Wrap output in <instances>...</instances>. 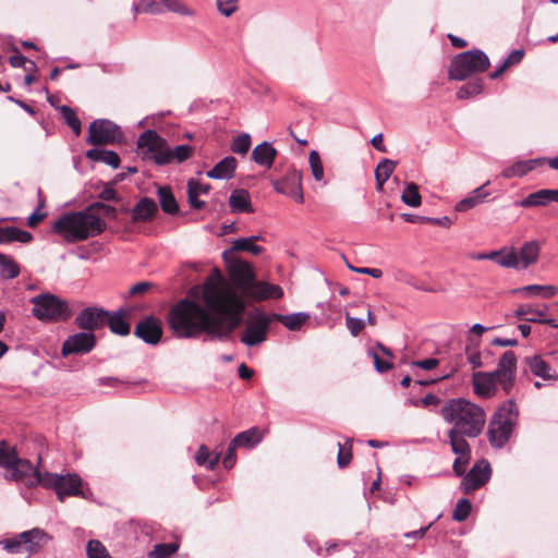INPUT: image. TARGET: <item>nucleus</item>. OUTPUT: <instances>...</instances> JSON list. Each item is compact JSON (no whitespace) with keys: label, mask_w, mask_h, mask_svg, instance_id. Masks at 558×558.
Masks as SVG:
<instances>
[{"label":"nucleus","mask_w":558,"mask_h":558,"mask_svg":"<svg viewBox=\"0 0 558 558\" xmlns=\"http://www.w3.org/2000/svg\"><path fill=\"white\" fill-rule=\"evenodd\" d=\"M260 235H253L250 238H240L232 242L233 251H245L251 252L254 255H258L263 252V247L259 245L253 244L254 241L260 240Z\"/></svg>","instance_id":"a19ab883"},{"label":"nucleus","mask_w":558,"mask_h":558,"mask_svg":"<svg viewBox=\"0 0 558 558\" xmlns=\"http://www.w3.org/2000/svg\"><path fill=\"white\" fill-rule=\"evenodd\" d=\"M270 315L272 322L277 320L281 323L287 329L291 331L300 330L303 327V325H305L310 319V314L304 312H299L290 315L272 313Z\"/></svg>","instance_id":"393cba45"},{"label":"nucleus","mask_w":558,"mask_h":558,"mask_svg":"<svg viewBox=\"0 0 558 558\" xmlns=\"http://www.w3.org/2000/svg\"><path fill=\"white\" fill-rule=\"evenodd\" d=\"M32 303L33 315L45 323L63 322L71 315L68 303L49 293L33 298Z\"/></svg>","instance_id":"6e6552de"},{"label":"nucleus","mask_w":558,"mask_h":558,"mask_svg":"<svg viewBox=\"0 0 558 558\" xmlns=\"http://www.w3.org/2000/svg\"><path fill=\"white\" fill-rule=\"evenodd\" d=\"M134 335L145 343L156 345L162 337V324L155 316H147L137 323Z\"/></svg>","instance_id":"dca6fc26"},{"label":"nucleus","mask_w":558,"mask_h":558,"mask_svg":"<svg viewBox=\"0 0 558 558\" xmlns=\"http://www.w3.org/2000/svg\"><path fill=\"white\" fill-rule=\"evenodd\" d=\"M489 66L487 54L480 50L473 49L456 56L450 64L449 78L454 81H463L466 77L485 72Z\"/></svg>","instance_id":"423d86ee"},{"label":"nucleus","mask_w":558,"mask_h":558,"mask_svg":"<svg viewBox=\"0 0 558 558\" xmlns=\"http://www.w3.org/2000/svg\"><path fill=\"white\" fill-rule=\"evenodd\" d=\"M25 553L34 554L47 541L48 535L40 529H33L21 533Z\"/></svg>","instance_id":"4be33fe9"},{"label":"nucleus","mask_w":558,"mask_h":558,"mask_svg":"<svg viewBox=\"0 0 558 558\" xmlns=\"http://www.w3.org/2000/svg\"><path fill=\"white\" fill-rule=\"evenodd\" d=\"M519 410L512 400L505 402L488 424V438L494 448H502L510 439L517 425Z\"/></svg>","instance_id":"39448f33"},{"label":"nucleus","mask_w":558,"mask_h":558,"mask_svg":"<svg viewBox=\"0 0 558 558\" xmlns=\"http://www.w3.org/2000/svg\"><path fill=\"white\" fill-rule=\"evenodd\" d=\"M338 446H339V452H338V459H337L338 465H339V468H344L351 462V459H352L351 449H349L348 451H344L342 449V446L340 442L338 444Z\"/></svg>","instance_id":"338daca9"},{"label":"nucleus","mask_w":558,"mask_h":558,"mask_svg":"<svg viewBox=\"0 0 558 558\" xmlns=\"http://www.w3.org/2000/svg\"><path fill=\"white\" fill-rule=\"evenodd\" d=\"M260 441L257 428H251L239 433L232 440L236 447L251 448Z\"/></svg>","instance_id":"ea45409f"},{"label":"nucleus","mask_w":558,"mask_h":558,"mask_svg":"<svg viewBox=\"0 0 558 558\" xmlns=\"http://www.w3.org/2000/svg\"><path fill=\"white\" fill-rule=\"evenodd\" d=\"M553 202V190L543 189L529 194L524 199L517 202V206L521 207H536L546 206Z\"/></svg>","instance_id":"c85d7f7f"},{"label":"nucleus","mask_w":558,"mask_h":558,"mask_svg":"<svg viewBox=\"0 0 558 558\" xmlns=\"http://www.w3.org/2000/svg\"><path fill=\"white\" fill-rule=\"evenodd\" d=\"M397 162L390 159H383L375 169L376 190L383 191L384 184L393 173Z\"/></svg>","instance_id":"473e14b6"},{"label":"nucleus","mask_w":558,"mask_h":558,"mask_svg":"<svg viewBox=\"0 0 558 558\" xmlns=\"http://www.w3.org/2000/svg\"><path fill=\"white\" fill-rule=\"evenodd\" d=\"M179 549L178 543H161L156 544L151 551L148 554L149 558H169Z\"/></svg>","instance_id":"49530a36"},{"label":"nucleus","mask_w":558,"mask_h":558,"mask_svg":"<svg viewBox=\"0 0 558 558\" xmlns=\"http://www.w3.org/2000/svg\"><path fill=\"white\" fill-rule=\"evenodd\" d=\"M401 201L410 207H418L422 204V197L418 193V186L414 182H409L401 194Z\"/></svg>","instance_id":"79ce46f5"},{"label":"nucleus","mask_w":558,"mask_h":558,"mask_svg":"<svg viewBox=\"0 0 558 558\" xmlns=\"http://www.w3.org/2000/svg\"><path fill=\"white\" fill-rule=\"evenodd\" d=\"M121 138L119 125L107 119H97L88 126L86 142L93 146L108 145Z\"/></svg>","instance_id":"9d476101"},{"label":"nucleus","mask_w":558,"mask_h":558,"mask_svg":"<svg viewBox=\"0 0 558 558\" xmlns=\"http://www.w3.org/2000/svg\"><path fill=\"white\" fill-rule=\"evenodd\" d=\"M308 162L312 174L316 181L324 179V167L319 154L316 150H312L308 155Z\"/></svg>","instance_id":"3c124183"},{"label":"nucleus","mask_w":558,"mask_h":558,"mask_svg":"<svg viewBox=\"0 0 558 558\" xmlns=\"http://www.w3.org/2000/svg\"><path fill=\"white\" fill-rule=\"evenodd\" d=\"M448 437L450 439V446L452 451L458 457H469L471 458V449L464 437L466 435H462L461 433H453V430L448 432Z\"/></svg>","instance_id":"4c0bfd02"},{"label":"nucleus","mask_w":558,"mask_h":558,"mask_svg":"<svg viewBox=\"0 0 558 558\" xmlns=\"http://www.w3.org/2000/svg\"><path fill=\"white\" fill-rule=\"evenodd\" d=\"M514 315L518 318H545V312L542 310L534 308L531 304H522L520 305Z\"/></svg>","instance_id":"864d4df0"},{"label":"nucleus","mask_w":558,"mask_h":558,"mask_svg":"<svg viewBox=\"0 0 558 558\" xmlns=\"http://www.w3.org/2000/svg\"><path fill=\"white\" fill-rule=\"evenodd\" d=\"M238 447L235 445H233V442L231 441L228 449H227V452H226V456L222 460V463H223V466L226 469H231L234 463H235V449Z\"/></svg>","instance_id":"e2e57ef3"},{"label":"nucleus","mask_w":558,"mask_h":558,"mask_svg":"<svg viewBox=\"0 0 558 558\" xmlns=\"http://www.w3.org/2000/svg\"><path fill=\"white\" fill-rule=\"evenodd\" d=\"M482 90H483L482 80L477 78V80L471 81V82L464 84L463 86H461L459 88V90L457 92V97L459 99H468L470 97L481 94Z\"/></svg>","instance_id":"09e8293b"},{"label":"nucleus","mask_w":558,"mask_h":558,"mask_svg":"<svg viewBox=\"0 0 558 558\" xmlns=\"http://www.w3.org/2000/svg\"><path fill=\"white\" fill-rule=\"evenodd\" d=\"M60 112H61L65 123L72 129L74 134L76 136H78L82 132V124H81V121L77 118L75 111L68 106H61Z\"/></svg>","instance_id":"de8ad7c7"},{"label":"nucleus","mask_w":558,"mask_h":558,"mask_svg":"<svg viewBox=\"0 0 558 558\" xmlns=\"http://www.w3.org/2000/svg\"><path fill=\"white\" fill-rule=\"evenodd\" d=\"M158 211L156 202L149 197H143L132 210L133 221L150 220Z\"/></svg>","instance_id":"a878e982"},{"label":"nucleus","mask_w":558,"mask_h":558,"mask_svg":"<svg viewBox=\"0 0 558 558\" xmlns=\"http://www.w3.org/2000/svg\"><path fill=\"white\" fill-rule=\"evenodd\" d=\"M488 183L489 182H486L484 185L475 189L471 193V195H469L468 197L458 202L456 205V210L457 211H466V210L477 206L478 204H481L489 195V192L484 190Z\"/></svg>","instance_id":"2f4dec72"},{"label":"nucleus","mask_w":558,"mask_h":558,"mask_svg":"<svg viewBox=\"0 0 558 558\" xmlns=\"http://www.w3.org/2000/svg\"><path fill=\"white\" fill-rule=\"evenodd\" d=\"M239 0H217V9L218 11L225 15L230 16L238 10Z\"/></svg>","instance_id":"4d7b16f0"},{"label":"nucleus","mask_w":558,"mask_h":558,"mask_svg":"<svg viewBox=\"0 0 558 558\" xmlns=\"http://www.w3.org/2000/svg\"><path fill=\"white\" fill-rule=\"evenodd\" d=\"M195 190L197 192V195L201 194H207L210 190V185L207 183H201L194 179L189 180L187 182V191Z\"/></svg>","instance_id":"0e129e2a"},{"label":"nucleus","mask_w":558,"mask_h":558,"mask_svg":"<svg viewBox=\"0 0 558 558\" xmlns=\"http://www.w3.org/2000/svg\"><path fill=\"white\" fill-rule=\"evenodd\" d=\"M444 420L452 424L450 430L470 438L477 437L484 429L486 414L483 408L464 399H450L441 408Z\"/></svg>","instance_id":"7ed1b4c3"},{"label":"nucleus","mask_w":558,"mask_h":558,"mask_svg":"<svg viewBox=\"0 0 558 558\" xmlns=\"http://www.w3.org/2000/svg\"><path fill=\"white\" fill-rule=\"evenodd\" d=\"M271 315L260 311L250 314L245 328L241 335V342L246 347H256L267 340Z\"/></svg>","instance_id":"1a4fd4ad"},{"label":"nucleus","mask_w":558,"mask_h":558,"mask_svg":"<svg viewBox=\"0 0 558 558\" xmlns=\"http://www.w3.org/2000/svg\"><path fill=\"white\" fill-rule=\"evenodd\" d=\"M530 371L537 377L545 380L557 379L558 376L550 373V366L539 355H534L525 359Z\"/></svg>","instance_id":"72a5a7b5"},{"label":"nucleus","mask_w":558,"mask_h":558,"mask_svg":"<svg viewBox=\"0 0 558 558\" xmlns=\"http://www.w3.org/2000/svg\"><path fill=\"white\" fill-rule=\"evenodd\" d=\"M232 213H253L250 193L246 190H234L229 197Z\"/></svg>","instance_id":"cd10ccee"},{"label":"nucleus","mask_w":558,"mask_h":558,"mask_svg":"<svg viewBox=\"0 0 558 558\" xmlns=\"http://www.w3.org/2000/svg\"><path fill=\"white\" fill-rule=\"evenodd\" d=\"M412 365L423 368L425 371H430L439 365V360H437L435 357H429V359H425V360L414 361L412 363Z\"/></svg>","instance_id":"69168bd1"},{"label":"nucleus","mask_w":558,"mask_h":558,"mask_svg":"<svg viewBox=\"0 0 558 558\" xmlns=\"http://www.w3.org/2000/svg\"><path fill=\"white\" fill-rule=\"evenodd\" d=\"M39 485L46 488H53L58 499L64 501L68 496L86 497L82 490V478L77 474L36 473L34 477Z\"/></svg>","instance_id":"0eeeda50"},{"label":"nucleus","mask_w":558,"mask_h":558,"mask_svg":"<svg viewBox=\"0 0 558 558\" xmlns=\"http://www.w3.org/2000/svg\"><path fill=\"white\" fill-rule=\"evenodd\" d=\"M541 246L537 241L525 242L519 252L514 251L517 265L511 268L514 269H526L531 265L535 264L538 259Z\"/></svg>","instance_id":"6ab92c4d"},{"label":"nucleus","mask_w":558,"mask_h":558,"mask_svg":"<svg viewBox=\"0 0 558 558\" xmlns=\"http://www.w3.org/2000/svg\"><path fill=\"white\" fill-rule=\"evenodd\" d=\"M345 325H347V328L349 329V331L351 332V335L354 337L359 336L360 332L365 327L363 319L352 317L348 313L345 315Z\"/></svg>","instance_id":"13d9d810"},{"label":"nucleus","mask_w":558,"mask_h":558,"mask_svg":"<svg viewBox=\"0 0 558 558\" xmlns=\"http://www.w3.org/2000/svg\"><path fill=\"white\" fill-rule=\"evenodd\" d=\"M477 259H492L496 262L499 266L508 268L517 265V259L514 256V250L504 247L499 251H493L490 253H481L476 257Z\"/></svg>","instance_id":"bb28decb"},{"label":"nucleus","mask_w":558,"mask_h":558,"mask_svg":"<svg viewBox=\"0 0 558 558\" xmlns=\"http://www.w3.org/2000/svg\"><path fill=\"white\" fill-rule=\"evenodd\" d=\"M4 548L12 554L25 553L24 545L21 538V533L15 537L5 539L3 542Z\"/></svg>","instance_id":"bf43d9fd"},{"label":"nucleus","mask_w":558,"mask_h":558,"mask_svg":"<svg viewBox=\"0 0 558 558\" xmlns=\"http://www.w3.org/2000/svg\"><path fill=\"white\" fill-rule=\"evenodd\" d=\"M85 156L89 160L104 162L114 169L120 165V157L113 150L92 148L86 151Z\"/></svg>","instance_id":"7c9ffc66"},{"label":"nucleus","mask_w":558,"mask_h":558,"mask_svg":"<svg viewBox=\"0 0 558 558\" xmlns=\"http://www.w3.org/2000/svg\"><path fill=\"white\" fill-rule=\"evenodd\" d=\"M544 162L545 158L517 161L512 166L504 169L502 177L506 179H510L513 177H523L530 171L534 170L537 166L543 165Z\"/></svg>","instance_id":"5701e85b"},{"label":"nucleus","mask_w":558,"mask_h":558,"mask_svg":"<svg viewBox=\"0 0 558 558\" xmlns=\"http://www.w3.org/2000/svg\"><path fill=\"white\" fill-rule=\"evenodd\" d=\"M236 159L227 156L221 159L213 169L207 171V177L216 180H229L233 177L236 168Z\"/></svg>","instance_id":"412c9836"},{"label":"nucleus","mask_w":558,"mask_h":558,"mask_svg":"<svg viewBox=\"0 0 558 558\" xmlns=\"http://www.w3.org/2000/svg\"><path fill=\"white\" fill-rule=\"evenodd\" d=\"M472 509V505L469 499H460L452 512V519L457 522H462L468 519Z\"/></svg>","instance_id":"603ef678"},{"label":"nucleus","mask_w":558,"mask_h":558,"mask_svg":"<svg viewBox=\"0 0 558 558\" xmlns=\"http://www.w3.org/2000/svg\"><path fill=\"white\" fill-rule=\"evenodd\" d=\"M33 235L28 231L20 230L16 227H0V244L11 242L28 243Z\"/></svg>","instance_id":"c756f323"},{"label":"nucleus","mask_w":558,"mask_h":558,"mask_svg":"<svg viewBox=\"0 0 558 558\" xmlns=\"http://www.w3.org/2000/svg\"><path fill=\"white\" fill-rule=\"evenodd\" d=\"M374 360L375 368L378 373H385L392 367V362L390 360H383L379 357V354L376 351L369 352Z\"/></svg>","instance_id":"680f3d73"},{"label":"nucleus","mask_w":558,"mask_h":558,"mask_svg":"<svg viewBox=\"0 0 558 558\" xmlns=\"http://www.w3.org/2000/svg\"><path fill=\"white\" fill-rule=\"evenodd\" d=\"M257 293L262 299H280L283 295L281 287L266 282L257 286Z\"/></svg>","instance_id":"8fccbe9b"},{"label":"nucleus","mask_w":558,"mask_h":558,"mask_svg":"<svg viewBox=\"0 0 558 558\" xmlns=\"http://www.w3.org/2000/svg\"><path fill=\"white\" fill-rule=\"evenodd\" d=\"M220 460V452L209 451V449L202 445L196 454L195 461L198 465L205 466L208 470H214Z\"/></svg>","instance_id":"c9c22d12"},{"label":"nucleus","mask_w":558,"mask_h":558,"mask_svg":"<svg viewBox=\"0 0 558 558\" xmlns=\"http://www.w3.org/2000/svg\"><path fill=\"white\" fill-rule=\"evenodd\" d=\"M9 63L13 68H24L27 63L29 64V68L27 70H33L36 68V64L34 61L28 60L26 57H24L21 53L11 56L9 58Z\"/></svg>","instance_id":"052dcab7"},{"label":"nucleus","mask_w":558,"mask_h":558,"mask_svg":"<svg viewBox=\"0 0 558 558\" xmlns=\"http://www.w3.org/2000/svg\"><path fill=\"white\" fill-rule=\"evenodd\" d=\"M108 318V311L97 306H88L77 314L75 317V325L81 330L94 332L95 330L102 328Z\"/></svg>","instance_id":"4468645a"},{"label":"nucleus","mask_w":558,"mask_h":558,"mask_svg":"<svg viewBox=\"0 0 558 558\" xmlns=\"http://www.w3.org/2000/svg\"><path fill=\"white\" fill-rule=\"evenodd\" d=\"M10 471L12 472V478L16 482H23L27 486L37 485L38 483L34 481L36 473H41L38 470H35L33 464L25 459L17 458L16 464L12 465Z\"/></svg>","instance_id":"aec40b11"},{"label":"nucleus","mask_w":558,"mask_h":558,"mask_svg":"<svg viewBox=\"0 0 558 558\" xmlns=\"http://www.w3.org/2000/svg\"><path fill=\"white\" fill-rule=\"evenodd\" d=\"M17 452L13 447H10L5 441H0V466L8 470L17 462Z\"/></svg>","instance_id":"c03bdc74"},{"label":"nucleus","mask_w":558,"mask_h":558,"mask_svg":"<svg viewBox=\"0 0 558 558\" xmlns=\"http://www.w3.org/2000/svg\"><path fill=\"white\" fill-rule=\"evenodd\" d=\"M251 147V136L248 134H241L236 136L232 144L231 150L239 155H244L248 151Z\"/></svg>","instance_id":"6e6d98bb"},{"label":"nucleus","mask_w":558,"mask_h":558,"mask_svg":"<svg viewBox=\"0 0 558 558\" xmlns=\"http://www.w3.org/2000/svg\"><path fill=\"white\" fill-rule=\"evenodd\" d=\"M135 13L160 14L165 11H171L182 15H192L193 12L186 8L180 0H142L133 4Z\"/></svg>","instance_id":"f8f14e48"},{"label":"nucleus","mask_w":558,"mask_h":558,"mask_svg":"<svg viewBox=\"0 0 558 558\" xmlns=\"http://www.w3.org/2000/svg\"><path fill=\"white\" fill-rule=\"evenodd\" d=\"M277 156V149L268 142L258 144L252 151L253 160L266 168H271L274 160Z\"/></svg>","instance_id":"b1692460"},{"label":"nucleus","mask_w":558,"mask_h":558,"mask_svg":"<svg viewBox=\"0 0 558 558\" xmlns=\"http://www.w3.org/2000/svg\"><path fill=\"white\" fill-rule=\"evenodd\" d=\"M116 214L114 207L97 202L86 210L62 215L53 222L52 231L69 243L84 241L104 231L105 222L99 215L114 218Z\"/></svg>","instance_id":"f03ea898"},{"label":"nucleus","mask_w":558,"mask_h":558,"mask_svg":"<svg viewBox=\"0 0 558 558\" xmlns=\"http://www.w3.org/2000/svg\"><path fill=\"white\" fill-rule=\"evenodd\" d=\"M204 306L189 299L180 300L168 315L167 323L178 338L192 339L206 333L210 340L226 341L241 325L244 301L226 283L207 281L203 288Z\"/></svg>","instance_id":"f257e3e1"},{"label":"nucleus","mask_w":558,"mask_h":558,"mask_svg":"<svg viewBox=\"0 0 558 558\" xmlns=\"http://www.w3.org/2000/svg\"><path fill=\"white\" fill-rule=\"evenodd\" d=\"M106 324H108L110 330L116 335L128 336L130 333L131 327L124 319L122 311L112 314L109 312V318Z\"/></svg>","instance_id":"e433bc0d"},{"label":"nucleus","mask_w":558,"mask_h":558,"mask_svg":"<svg viewBox=\"0 0 558 558\" xmlns=\"http://www.w3.org/2000/svg\"><path fill=\"white\" fill-rule=\"evenodd\" d=\"M86 551L88 558H109L106 547L97 539L88 542Z\"/></svg>","instance_id":"5fc2aeb1"},{"label":"nucleus","mask_w":558,"mask_h":558,"mask_svg":"<svg viewBox=\"0 0 558 558\" xmlns=\"http://www.w3.org/2000/svg\"><path fill=\"white\" fill-rule=\"evenodd\" d=\"M492 475V469L486 460L476 462L461 482V489L470 494L486 484Z\"/></svg>","instance_id":"2eb2a0df"},{"label":"nucleus","mask_w":558,"mask_h":558,"mask_svg":"<svg viewBox=\"0 0 558 558\" xmlns=\"http://www.w3.org/2000/svg\"><path fill=\"white\" fill-rule=\"evenodd\" d=\"M96 345V336L94 332L82 330L80 332H75L69 336L61 349V354L63 356H69L72 354H87L89 353Z\"/></svg>","instance_id":"ddd939ff"},{"label":"nucleus","mask_w":558,"mask_h":558,"mask_svg":"<svg viewBox=\"0 0 558 558\" xmlns=\"http://www.w3.org/2000/svg\"><path fill=\"white\" fill-rule=\"evenodd\" d=\"M474 392L477 396L488 398L496 391V384L499 383V377L494 372L484 373L476 372L472 377Z\"/></svg>","instance_id":"a211bd4d"},{"label":"nucleus","mask_w":558,"mask_h":558,"mask_svg":"<svg viewBox=\"0 0 558 558\" xmlns=\"http://www.w3.org/2000/svg\"><path fill=\"white\" fill-rule=\"evenodd\" d=\"M272 186L277 193L287 195L299 204L304 203L301 171L289 170L281 179L274 180Z\"/></svg>","instance_id":"9b49d317"},{"label":"nucleus","mask_w":558,"mask_h":558,"mask_svg":"<svg viewBox=\"0 0 558 558\" xmlns=\"http://www.w3.org/2000/svg\"><path fill=\"white\" fill-rule=\"evenodd\" d=\"M470 462L469 457H458L453 462V471L458 476H462L465 472V466Z\"/></svg>","instance_id":"774afa93"},{"label":"nucleus","mask_w":558,"mask_h":558,"mask_svg":"<svg viewBox=\"0 0 558 558\" xmlns=\"http://www.w3.org/2000/svg\"><path fill=\"white\" fill-rule=\"evenodd\" d=\"M137 148L145 160H153L157 166L182 163L193 154L191 145H178L171 148L166 138L156 131L147 130L137 138Z\"/></svg>","instance_id":"20e7f679"},{"label":"nucleus","mask_w":558,"mask_h":558,"mask_svg":"<svg viewBox=\"0 0 558 558\" xmlns=\"http://www.w3.org/2000/svg\"><path fill=\"white\" fill-rule=\"evenodd\" d=\"M20 275V266L9 255L0 253V276L4 279H13Z\"/></svg>","instance_id":"58836bf2"},{"label":"nucleus","mask_w":558,"mask_h":558,"mask_svg":"<svg viewBox=\"0 0 558 558\" xmlns=\"http://www.w3.org/2000/svg\"><path fill=\"white\" fill-rule=\"evenodd\" d=\"M231 276L240 283H247L253 278V272L248 264L238 262L232 266Z\"/></svg>","instance_id":"a18cd8bd"},{"label":"nucleus","mask_w":558,"mask_h":558,"mask_svg":"<svg viewBox=\"0 0 558 558\" xmlns=\"http://www.w3.org/2000/svg\"><path fill=\"white\" fill-rule=\"evenodd\" d=\"M517 368V356L512 351H506L499 359L495 375L499 377V384L508 391L512 386L514 372Z\"/></svg>","instance_id":"f3484780"},{"label":"nucleus","mask_w":558,"mask_h":558,"mask_svg":"<svg viewBox=\"0 0 558 558\" xmlns=\"http://www.w3.org/2000/svg\"><path fill=\"white\" fill-rule=\"evenodd\" d=\"M161 209L169 215H174L179 210V205L169 186H159L157 191Z\"/></svg>","instance_id":"f704fd0d"},{"label":"nucleus","mask_w":558,"mask_h":558,"mask_svg":"<svg viewBox=\"0 0 558 558\" xmlns=\"http://www.w3.org/2000/svg\"><path fill=\"white\" fill-rule=\"evenodd\" d=\"M558 289L555 286H541V284H530L522 287L515 292H524L527 295H539L545 299H549L557 293Z\"/></svg>","instance_id":"37998d69"}]
</instances>
